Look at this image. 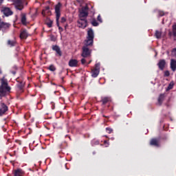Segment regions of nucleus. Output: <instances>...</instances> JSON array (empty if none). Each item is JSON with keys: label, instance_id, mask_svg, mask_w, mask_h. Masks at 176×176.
<instances>
[{"label": "nucleus", "instance_id": "f257e3e1", "mask_svg": "<svg viewBox=\"0 0 176 176\" xmlns=\"http://www.w3.org/2000/svg\"><path fill=\"white\" fill-rule=\"evenodd\" d=\"M94 42V31H93V29L89 28L87 30V39L85 41L84 46L82 47V57L86 58L91 56V50L89 49L88 46H93Z\"/></svg>", "mask_w": 176, "mask_h": 176}, {"label": "nucleus", "instance_id": "f03ea898", "mask_svg": "<svg viewBox=\"0 0 176 176\" xmlns=\"http://www.w3.org/2000/svg\"><path fill=\"white\" fill-rule=\"evenodd\" d=\"M11 88L8 85V80L3 77L1 79V86H0V98L2 99L3 97H6L10 93Z\"/></svg>", "mask_w": 176, "mask_h": 176}, {"label": "nucleus", "instance_id": "7ed1b4c3", "mask_svg": "<svg viewBox=\"0 0 176 176\" xmlns=\"http://www.w3.org/2000/svg\"><path fill=\"white\" fill-rule=\"evenodd\" d=\"M87 16H89V4L86 3L85 6L79 8V19H87Z\"/></svg>", "mask_w": 176, "mask_h": 176}, {"label": "nucleus", "instance_id": "20e7f679", "mask_svg": "<svg viewBox=\"0 0 176 176\" xmlns=\"http://www.w3.org/2000/svg\"><path fill=\"white\" fill-rule=\"evenodd\" d=\"M63 8V4L61 3H58L55 5V14H56V24L58 25V20H60V17H61V8Z\"/></svg>", "mask_w": 176, "mask_h": 176}, {"label": "nucleus", "instance_id": "39448f33", "mask_svg": "<svg viewBox=\"0 0 176 176\" xmlns=\"http://www.w3.org/2000/svg\"><path fill=\"white\" fill-rule=\"evenodd\" d=\"M77 25L79 28H86L87 27V19L86 18H79Z\"/></svg>", "mask_w": 176, "mask_h": 176}, {"label": "nucleus", "instance_id": "423d86ee", "mask_svg": "<svg viewBox=\"0 0 176 176\" xmlns=\"http://www.w3.org/2000/svg\"><path fill=\"white\" fill-rule=\"evenodd\" d=\"M8 111H9V108L8 107V105L4 104L3 102H0V116H3V115H6Z\"/></svg>", "mask_w": 176, "mask_h": 176}, {"label": "nucleus", "instance_id": "0eeeda50", "mask_svg": "<svg viewBox=\"0 0 176 176\" xmlns=\"http://www.w3.org/2000/svg\"><path fill=\"white\" fill-rule=\"evenodd\" d=\"M14 5L17 10H23L24 9V1L23 0H14Z\"/></svg>", "mask_w": 176, "mask_h": 176}, {"label": "nucleus", "instance_id": "6e6552de", "mask_svg": "<svg viewBox=\"0 0 176 176\" xmlns=\"http://www.w3.org/2000/svg\"><path fill=\"white\" fill-rule=\"evenodd\" d=\"M10 28V23L2 21L0 17V31H6Z\"/></svg>", "mask_w": 176, "mask_h": 176}, {"label": "nucleus", "instance_id": "1a4fd4ad", "mask_svg": "<svg viewBox=\"0 0 176 176\" xmlns=\"http://www.w3.org/2000/svg\"><path fill=\"white\" fill-rule=\"evenodd\" d=\"M1 12H3V14L6 15V17H9V16H12V14H13V11L8 7L3 8Z\"/></svg>", "mask_w": 176, "mask_h": 176}, {"label": "nucleus", "instance_id": "9d476101", "mask_svg": "<svg viewBox=\"0 0 176 176\" xmlns=\"http://www.w3.org/2000/svg\"><path fill=\"white\" fill-rule=\"evenodd\" d=\"M24 175V170L22 169L18 168L14 170V176H23Z\"/></svg>", "mask_w": 176, "mask_h": 176}, {"label": "nucleus", "instance_id": "9b49d317", "mask_svg": "<svg viewBox=\"0 0 176 176\" xmlns=\"http://www.w3.org/2000/svg\"><path fill=\"white\" fill-rule=\"evenodd\" d=\"M20 38L21 39H27V38H28V32H27V30L21 31Z\"/></svg>", "mask_w": 176, "mask_h": 176}, {"label": "nucleus", "instance_id": "f8f14e48", "mask_svg": "<svg viewBox=\"0 0 176 176\" xmlns=\"http://www.w3.org/2000/svg\"><path fill=\"white\" fill-rule=\"evenodd\" d=\"M78 60L76 59H71L69 61V67H78Z\"/></svg>", "mask_w": 176, "mask_h": 176}, {"label": "nucleus", "instance_id": "ddd939ff", "mask_svg": "<svg viewBox=\"0 0 176 176\" xmlns=\"http://www.w3.org/2000/svg\"><path fill=\"white\" fill-rule=\"evenodd\" d=\"M170 69L173 72L176 70V60L175 59H171L170 60Z\"/></svg>", "mask_w": 176, "mask_h": 176}, {"label": "nucleus", "instance_id": "4468645a", "mask_svg": "<svg viewBox=\"0 0 176 176\" xmlns=\"http://www.w3.org/2000/svg\"><path fill=\"white\" fill-rule=\"evenodd\" d=\"M100 74V70L98 69H94L91 71V76L93 78H97L98 76V74Z\"/></svg>", "mask_w": 176, "mask_h": 176}, {"label": "nucleus", "instance_id": "2eb2a0df", "mask_svg": "<svg viewBox=\"0 0 176 176\" xmlns=\"http://www.w3.org/2000/svg\"><path fill=\"white\" fill-rule=\"evenodd\" d=\"M166 65V60H160V62L158 63V67L160 69H164V67Z\"/></svg>", "mask_w": 176, "mask_h": 176}, {"label": "nucleus", "instance_id": "dca6fc26", "mask_svg": "<svg viewBox=\"0 0 176 176\" xmlns=\"http://www.w3.org/2000/svg\"><path fill=\"white\" fill-rule=\"evenodd\" d=\"M151 145H153L154 146H160V142L157 139H152L150 142Z\"/></svg>", "mask_w": 176, "mask_h": 176}, {"label": "nucleus", "instance_id": "f3484780", "mask_svg": "<svg viewBox=\"0 0 176 176\" xmlns=\"http://www.w3.org/2000/svg\"><path fill=\"white\" fill-rule=\"evenodd\" d=\"M42 14L43 16H50V8L46 7L45 10H43Z\"/></svg>", "mask_w": 176, "mask_h": 176}, {"label": "nucleus", "instance_id": "a211bd4d", "mask_svg": "<svg viewBox=\"0 0 176 176\" xmlns=\"http://www.w3.org/2000/svg\"><path fill=\"white\" fill-rule=\"evenodd\" d=\"M101 102H102L103 105H105V104H108V102H111V98L110 97H103V98H102Z\"/></svg>", "mask_w": 176, "mask_h": 176}, {"label": "nucleus", "instance_id": "6ab92c4d", "mask_svg": "<svg viewBox=\"0 0 176 176\" xmlns=\"http://www.w3.org/2000/svg\"><path fill=\"white\" fill-rule=\"evenodd\" d=\"M165 96L164 94H160L159 98H158V104L160 105H162V104H163V101H164V98H165Z\"/></svg>", "mask_w": 176, "mask_h": 176}, {"label": "nucleus", "instance_id": "aec40b11", "mask_svg": "<svg viewBox=\"0 0 176 176\" xmlns=\"http://www.w3.org/2000/svg\"><path fill=\"white\" fill-rule=\"evenodd\" d=\"M52 49L53 50L56 52L58 55L61 56V50H60L59 46H57V45L53 46Z\"/></svg>", "mask_w": 176, "mask_h": 176}, {"label": "nucleus", "instance_id": "412c9836", "mask_svg": "<svg viewBox=\"0 0 176 176\" xmlns=\"http://www.w3.org/2000/svg\"><path fill=\"white\" fill-rule=\"evenodd\" d=\"M21 23L23 24V25L27 24V17L25 16V14H21Z\"/></svg>", "mask_w": 176, "mask_h": 176}, {"label": "nucleus", "instance_id": "4be33fe9", "mask_svg": "<svg viewBox=\"0 0 176 176\" xmlns=\"http://www.w3.org/2000/svg\"><path fill=\"white\" fill-rule=\"evenodd\" d=\"M8 45H9V46L13 47L16 45V42L14 41H10L9 40L8 41Z\"/></svg>", "mask_w": 176, "mask_h": 176}, {"label": "nucleus", "instance_id": "5701e85b", "mask_svg": "<svg viewBox=\"0 0 176 176\" xmlns=\"http://www.w3.org/2000/svg\"><path fill=\"white\" fill-rule=\"evenodd\" d=\"M155 36H156V38H157V39H159L160 38L162 37V32H160L159 31H156L155 32Z\"/></svg>", "mask_w": 176, "mask_h": 176}, {"label": "nucleus", "instance_id": "b1692460", "mask_svg": "<svg viewBox=\"0 0 176 176\" xmlns=\"http://www.w3.org/2000/svg\"><path fill=\"white\" fill-rule=\"evenodd\" d=\"M48 69H50V71H52V72H54V71H56V67H54V65H51L48 67Z\"/></svg>", "mask_w": 176, "mask_h": 176}, {"label": "nucleus", "instance_id": "393cba45", "mask_svg": "<svg viewBox=\"0 0 176 176\" xmlns=\"http://www.w3.org/2000/svg\"><path fill=\"white\" fill-rule=\"evenodd\" d=\"M173 87H174V82H170L168 86L167 90H171V89H173Z\"/></svg>", "mask_w": 176, "mask_h": 176}, {"label": "nucleus", "instance_id": "a878e982", "mask_svg": "<svg viewBox=\"0 0 176 176\" xmlns=\"http://www.w3.org/2000/svg\"><path fill=\"white\" fill-rule=\"evenodd\" d=\"M66 22H67V18L63 16V17L60 19V23L61 24H65Z\"/></svg>", "mask_w": 176, "mask_h": 176}, {"label": "nucleus", "instance_id": "bb28decb", "mask_svg": "<svg viewBox=\"0 0 176 176\" xmlns=\"http://www.w3.org/2000/svg\"><path fill=\"white\" fill-rule=\"evenodd\" d=\"M91 24H92V25H94V27H97V25H98V23L97 22V21L96 19H94L91 21Z\"/></svg>", "mask_w": 176, "mask_h": 176}, {"label": "nucleus", "instance_id": "cd10ccee", "mask_svg": "<svg viewBox=\"0 0 176 176\" xmlns=\"http://www.w3.org/2000/svg\"><path fill=\"white\" fill-rule=\"evenodd\" d=\"M106 130L109 134H111V133L113 131L112 129L111 128H107Z\"/></svg>", "mask_w": 176, "mask_h": 176}, {"label": "nucleus", "instance_id": "c85d7f7f", "mask_svg": "<svg viewBox=\"0 0 176 176\" xmlns=\"http://www.w3.org/2000/svg\"><path fill=\"white\" fill-rule=\"evenodd\" d=\"M95 69H99L100 71V63H96L95 65Z\"/></svg>", "mask_w": 176, "mask_h": 176}, {"label": "nucleus", "instance_id": "c756f323", "mask_svg": "<svg viewBox=\"0 0 176 176\" xmlns=\"http://www.w3.org/2000/svg\"><path fill=\"white\" fill-rule=\"evenodd\" d=\"M159 16H164V12L163 11H158Z\"/></svg>", "mask_w": 176, "mask_h": 176}, {"label": "nucleus", "instance_id": "7c9ffc66", "mask_svg": "<svg viewBox=\"0 0 176 176\" xmlns=\"http://www.w3.org/2000/svg\"><path fill=\"white\" fill-rule=\"evenodd\" d=\"M164 75L165 76H170V72L168 71L164 72Z\"/></svg>", "mask_w": 176, "mask_h": 176}, {"label": "nucleus", "instance_id": "2f4dec72", "mask_svg": "<svg viewBox=\"0 0 176 176\" xmlns=\"http://www.w3.org/2000/svg\"><path fill=\"white\" fill-rule=\"evenodd\" d=\"M98 21H100V23H102V19H101V16H98Z\"/></svg>", "mask_w": 176, "mask_h": 176}, {"label": "nucleus", "instance_id": "473e14b6", "mask_svg": "<svg viewBox=\"0 0 176 176\" xmlns=\"http://www.w3.org/2000/svg\"><path fill=\"white\" fill-rule=\"evenodd\" d=\"M81 63H82V65L86 64V59L82 58V59H81Z\"/></svg>", "mask_w": 176, "mask_h": 176}, {"label": "nucleus", "instance_id": "72a5a7b5", "mask_svg": "<svg viewBox=\"0 0 176 176\" xmlns=\"http://www.w3.org/2000/svg\"><path fill=\"white\" fill-rule=\"evenodd\" d=\"M52 24H53L52 22H50V23H47V25H48L49 28H52Z\"/></svg>", "mask_w": 176, "mask_h": 176}, {"label": "nucleus", "instance_id": "f704fd0d", "mask_svg": "<svg viewBox=\"0 0 176 176\" xmlns=\"http://www.w3.org/2000/svg\"><path fill=\"white\" fill-rule=\"evenodd\" d=\"M172 53H173L175 54V56H176V48H174L173 50H172Z\"/></svg>", "mask_w": 176, "mask_h": 176}, {"label": "nucleus", "instance_id": "c9c22d12", "mask_svg": "<svg viewBox=\"0 0 176 176\" xmlns=\"http://www.w3.org/2000/svg\"><path fill=\"white\" fill-rule=\"evenodd\" d=\"M173 31H176V25H173Z\"/></svg>", "mask_w": 176, "mask_h": 176}, {"label": "nucleus", "instance_id": "e433bc0d", "mask_svg": "<svg viewBox=\"0 0 176 176\" xmlns=\"http://www.w3.org/2000/svg\"><path fill=\"white\" fill-rule=\"evenodd\" d=\"M173 36H176V30H173Z\"/></svg>", "mask_w": 176, "mask_h": 176}, {"label": "nucleus", "instance_id": "4c0bfd02", "mask_svg": "<svg viewBox=\"0 0 176 176\" xmlns=\"http://www.w3.org/2000/svg\"><path fill=\"white\" fill-rule=\"evenodd\" d=\"M57 26L58 27L59 30H62V28L60 27V21H58V25H57Z\"/></svg>", "mask_w": 176, "mask_h": 176}, {"label": "nucleus", "instance_id": "58836bf2", "mask_svg": "<svg viewBox=\"0 0 176 176\" xmlns=\"http://www.w3.org/2000/svg\"><path fill=\"white\" fill-rule=\"evenodd\" d=\"M2 74V69L0 68V75Z\"/></svg>", "mask_w": 176, "mask_h": 176}, {"label": "nucleus", "instance_id": "ea45409f", "mask_svg": "<svg viewBox=\"0 0 176 176\" xmlns=\"http://www.w3.org/2000/svg\"><path fill=\"white\" fill-rule=\"evenodd\" d=\"M78 1V2H82L83 0H77Z\"/></svg>", "mask_w": 176, "mask_h": 176}, {"label": "nucleus", "instance_id": "a19ab883", "mask_svg": "<svg viewBox=\"0 0 176 176\" xmlns=\"http://www.w3.org/2000/svg\"><path fill=\"white\" fill-rule=\"evenodd\" d=\"M3 2V0H0V3H2Z\"/></svg>", "mask_w": 176, "mask_h": 176}, {"label": "nucleus", "instance_id": "79ce46f5", "mask_svg": "<svg viewBox=\"0 0 176 176\" xmlns=\"http://www.w3.org/2000/svg\"><path fill=\"white\" fill-rule=\"evenodd\" d=\"M104 144H108V142H107L106 140L104 141Z\"/></svg>", "mask_w": 176, "mask_h": 176}, {"label": "nucleus", "instance_id": "37998d69", "mask_svg": "<svg viewBox=\"0 0 176 176\" xmlns=\"http://www.w3.org/2000/svg\"><path fill=\"white\" fill-rule=\"evenodd\" d=\"M90 63H91V60H90V61L88 63V64H90Z\"/></svg>", "mask_w": 176, "mask_h": 176}]
</instances>
